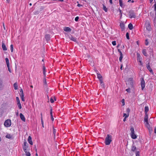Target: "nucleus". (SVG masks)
Here are the masks:
<instances>
[{"label": "nucleus", "mask_w": 156, "mask_h": 156, "mask_svg": "<svg viewBox=\"0 0 156 156\" xmlns=\"http://www.w3.org/2000/svg\"><path fill=\"white\" fill-rule=\"evenodd\" d=\"M112 136L108 134L105 139V144L106 145H109L112 141Z\"/></svg>", "instance_id": "1"}, {"label": "nucleus", "mask_w": 156, "mask_h": 156, "mask_svg": "<svg viewBox=\"0 0 156 156\" xmlns=\"http://www.w3.org/2000/svg\"><path fill=\"white\" fill-rule=\"evenodd\" d=\"M129 17L130 18H135L136 17V14L133 10H130L129 12Z\"/></svg>", "instance_id": "2"}, {"label": "nucleus", "mask_w": 156, "mask_h": 156, "mask_svg": "<svg viewBox=\"0 0 156 156\" xmlns=\"http://www.w3.org/2000/svg\"><path fill=\"white\" fill-rule=\"evenodd\" d=\"M4 125L7 127H10L11 125V121L10 119H7L4 123Z\"/></svg>", "instance_id": "3"}, {"label": "nucleus", "mask_w": 156, "mask_h": 156, "mask_svg": "<svg viewBox=\"0 0 156 156\" xmlns=\"http://www.w3.org/2000/svg\"><path fill=\"white\" fill-rule=\"evenodd\" d=\"M146 29L149 31H151V28L149 21H147L146 23Z\"/></svg>", "instance_id": "4"}, {"label": "nucleus", "mask_w": 156, "mask_h": 156, "mask_svg": "<svg viewBox=\"0 0 156 156\" xmlns=\"http://www.w3.org/2000/svg\"><path fill=\"white\" fill-rule=\"evenodd\" d=\"M23 144L24 145L23 146V151L25 152H27V149L28 147V146L27 145V144L26 142V141H25L24 142Z\"/></svg>", "instance_id": "5"}, {"label": "nucleus", "mask_w": 156, "mask_h": 156, "mask_svg": "<svg viewBox=\"0 0 156 156\" xmlns=\"http://www.w3.org/2000/svg\"><path fill=\"white\" fill-rule=\"evenodd\" d=\"M136 55H137V60L138 61H139L141 65L142 64V58L140 56V54L138 53H137L136 54Z\"/></svg>", "instance_id": "6"}, {"label": "nucleus", "mask_w": 156, "mask_h": 156, "mask_svg": "<svg viewBox=\"0 0 156 156\" xmlns=\"http://www.w3.org/2000/svg\"><path fill=\"white\" fill-rule=\"evenodd\" d=\"M141 87L142 90H143L145 87V82L143 78H142L141 80Z\"/></svg>", "instance_id": "7"}, {"label": "nucleus", "mask_w": 156, "mask_h": 156, "mask_svg": "<svg viewBox=\"0 0 156 156\" xmlns=\"http://www.w3.org/2000/svg\"><path fill=\"white\" fill-rule=\"evenodd\" d=\"M128 83V84H130L131 87H132L133 86V78L131 77L129 78L128 80L127 81Z\"/></svg>", "instance_id": "8"}, {"label": "nucleus", "mask_w": 156, "mask_h": 156, "mask_svg": "<svg viewBox=\"0 0 156 156\" xmlns=\"http://www.w3.org/2000/svg\"><path fill=\"white\" fill-rule=\"evenodd\" d=\"M146 66L147 68H151V67H152V66H151V63L149 61H147L146 63Z\"/></svg>", "instance_id": "9"}, {"label": "nucleus", "mask_w": 156, "mask_h": 156, "mask_svg": "<svg viewBox=\"0 0 156 156\" xmlns=\"http://www.w3.org/2000/svg\"><path fill=\"white\" fill-rule=\"evenodd\" d=\"M68 37L70 40L71 41H74V42H76V38L74 37H73L71 35H70V36H69Z\"/></svg>", "instance_id": "10"}, {"label": "nucleus", "mask_w": 156, "mask_h": 156, "mask_svg": "<svg viewBox=\"0 0 156 156\" xmlns=\"http://www.w3.org/2000/svg\"><path fill=\"white\" fill-rule=\"evenodd\" d=\"M122 30L123 31L125 30V25L123 23H121L120 25Z\"/></svg>", "instance_id": "11"}, {"label": "nucleus", "mask_w": 156, "mask_h": 156, "mask_svg": "<svg viewBox=\"0 0 156 156\" xmlns=\"http://www.w3.org/2000/svg\"><path fill=\"white\" fill-rule=\"evenodd\" d=\"M95 71L97 72V77L100 80L102 78V76L96 70H95Z\"/></svg>", "instance_id": "12"}, {"label": "nucleus", "mask_w": 156, "mask_h": 156, "mask_svg": "<svg viewBox=\"0 0 156 156\" xmlns=\"http://www.w3.org/2000/svg\"><path fill=\"white\" fill-rule=\"evenodd\" d=\"M20 115L21 119L23 122H25V118L23 115L22 113H21L20 114Z\"/></svg>", "instance_id": "13"}, {"label": "nucleus", "mask_w": 156, "mask_h": 156, "mask_svg": "<svg viewBox=\"0 0 156 156\" xmlns=\"http://www.w3.org/2000/svg\"><path fill=\"white\" fill-rule=\"evenodd\" d=\"M28 143L31 145L33 144V142L32 140V138L30 136H29L28 137Z\"/></svg>", "instance_id": "14"}, {"label": "nucleus", "mask_w": 156, "mask_h": 156, "mask_svg": "<svg viewBox=\"0 0 156 156\" xmlns=\"http://www.w3.org/2000/svg\"><path fill=\"white\" fill-rule=\"evenodd\" d=\"M144 121L146 122L147 124H148V115L147 113H146L145 114V116L144 119Z\"/></svg>", "instance_id": "15"}, {"label": "nucleus", "mask_w": 156, "mask_h": 156, "mask_svg": "<svg viewBox=\"0 0 156 156\" xmlns=\"http://www.w3.org/2000/svg\"><path fill=\"white\" fill-rule=\"evenodd\" d=\"M5 60L6 62V65L7 66V67H8V68H10V66H9V60L8 58H6L5 59Z\"/></svg>", "instance_id": "16"}, {"label": "nucleus", "mask_w": 156, "mask_h": 156, "mask_svg": "<svg viewBox=\"0 0 156 156\" xmlns=\"http://www.w3.org/2000/svg\"><path fill=\"white\" fill-rule=\"evenodd\" d=\"M2 48L4 51H6L7 50V48L3 42L2 43Z\"/></svg>", "instance_id": "17"}, {"label": "nucleus", "mask_w": 156, "mask_h": 156, "mask_svg": "<svg viewBox=\"0 0 156 156\" xmlns=\"http://www.w3.org/2000/svg\"><path fill=\"white\" fill-rule=\"evenodd\" d=\"M136 148L135 147V146H134L133 144V145L131 147V151H132L133 152H135L136 151Z\"/></svg>", "instance_id": "18"}, {"label": "nucleus", "mask_w": 156, "mask_h": 156, "mask_svg": "<svg viewBox=\"0 0 156 156\" xmlns=\"http://www.w3.org/2000/svg\"><path fill=\"white\" fill-rule=\"evenodd\" d=\"M64 30L65 31L68 32H70L71 30V28L69 27H65Z\"/></svg>", "instance_id": "19"}, {"label": "nucleus", "mask_w": 156, "mask_h": 156, "mask_svg": "<svg viewBox=\"0 0 156 156\" xmlns=\"http://www.w3.org/2000/svg\"><path fill=\"white\" fill-rule=\"evenodd\" d=\"M3 87L2 80L0 79V90L2 89Z\"/></svg>", "instance_id": "20"}, {"label": "nucleus", "mask_w": 156, "mask_h": 156, "mask_svg": "<svg viewBox=\"0 0 156 156\" xmlns=\"http://www.w3.org/2000/svg\"><path fill=\"white\" fill-rule=\"evenodd\" d=\"M119 5L122 8H124L125 5L123 4L122 3V0H119Z\"/></svg>", "instance_id": "21"}, {"label": "nucleus", "mask_w": 156, "mask_h": 156, "mask_svg": "<svg viewBox=\"0 0 156 156\" xmlns=\"http://www.w3.org/2000/svg\"><path fill=\"white\" fill-rule=\"evenodd\" d=\"M45 38L47 41H49L50 38V35L49 34H46Z\"/></svg>", "instance_id": "22"}, {"label": "nucleus", "mask_w": 156, "mask_h": 156, "mask_svg": "<svg viewBox=\"0 0 156 156\" xmlns=\"http://www.w3.org/2000/svg\"><path fill=\"white\" fill-rule=\"evenodd\" d=\"M143 54L146 56H147L148 55L146 52V50L145 49H143L142 51Z\"/></svg>", "instance_id": "23"}, {"label": "nucleus", "mask_w": 156, "mask_h": 156, "mask_svg": "<svg viewBox=\"0 0 156 156\" xmlns=\"http://www.w3.org/2000/svg\"><path fill=\"white\" fill-rule=\"evenodd\" d=\"M99 80V81H100V83L101 84V87L102 88L104 87V84L103 83V81L102 78L101 79H100Z\"/></svg>", "instance_id": "24"}, {"label": "nucleus", "mask_w": 156, "mask_h": 156, "mask_svg": "<svg viewBox=\"0 0 156 156\" xmlns=\"http://www.w3.org/2000/svg\"><path fill=\"white\" fill-rule=\"evenodd\" d=\"M128 27L129 28L130 30H132L133 28V25L131 23H130L129 24Z\"/></svg>", "instance_id": "25"}, {"label": "nucleus", "mask_w": 156, "mask_h": 156, "mask_svg": "<svg viewBox=\"0 0 156 156\" xmlns=\"http://www.w3.org/2000/svg\"><path fill=\"white\" fill-rule=\"evenodd\" d=\"M130 130L131 132V134H134V133H135L134 129L133 127H131L130 129Z\"/></svg>", "instance_id": "26"}, {"label": "nucleus", "mask_w": 156, "mask_h": 156, "mask_svg": "<svg viewBox=\"0 0 156 156\" xmlns=\"http://www.w3.org/2000/svg\"><path fill=\"white\" fill-rule=\"evenodd\" d=\"M131 138L133 139H135L136 138V135L134 133V134H131Z\"/></svg>", "instance_id": "27"}, {"label": "nucleus", "mask_w": 156, "mask_h": 156, "mask_svg": "<svg viewBox=\"0 0 156 156\" xmlns=\"http://www.w3.org/2000/svg\"><path fill=\"white\" fill-rule=\"evenodd\" d=\"M13 87L15 90H17L18 89V85L16 82L15 83L13 84Z\"/></svg>", "instance_id": "28"}, {"label": "nucleus", "mask_w": 156, "mask_h": 156, "mask_svg": "<svg viewBox=\"0 0 156 156\" xmlns=\"http://www.w3.org/2000/svg\"><path fill=\"white\" fill-rule=\"evenodd\" d=\"M149 111V108L147 106H145V114L146 113H147V112Z\"/></svg>", "instance_id": "29"}, {"label": "nucleus", "mask_w": 156, "mask_h": 156, "mask_svg": "<svg viewBox=\"0 0 156 156\" xmlns=\"http://www.w3.org/2000/svg\"><path fill=\"white\" fill-rule=\"evenodd\" d=\"M17 104L19 108L20 109L22 108V107L20 102L17 103Z\"/></svg>", "instance_id": "30"}, {"label": "nucleus", "mask_w": 156, "mask_h": 156, "mask_svg": "<svg viewBox=\"0 0 156 156\" xmlns=\"http://www.w3.org/2000/svg\"><path fill=\"white\" fill-rule=\"evenodd\" d=\"M103 9L104 10L105 12H107L108 10L106 8V7L105 5H103Z\"/></svg>", "instance_id": "31"}, {"label": "nucleus", "mask_w": 156, "mask_h": 156, "mask_svg": "<svg viewBox=\"0 0 156 156\" xmlns=\"http://www.w3.org/2000/svg\"><path fill=\"white\" fill-rule=\"evenodd\" d=\"M12 137V136L10 134H8L6 136V137L9 139H10Z\"/></svg>", "instance_id": "32"}, {"label": "nucleus", "mask_w": 156, "mask_h": 156, "mask_svg": "<svg viewBox=\"0 0 156 156\" xmlns=\"http://www.w3.org/2000/svg\"><path fill=\"white\" fill-rule=\"evenodd\" d=\"M20 97H21V99H22V100L23 101H24L25 100L24 99V94H21L20 95Z\"/></svg>", "instance_id": "33"}, {"label": "nucleus", "mask_w": 156, "mask_h": 156, "mask_svg": "<svg viewBox=\"0 0 156 156\" xmlns=\"http://www.w3.org/2000/svg\"><path fill=\"white\" fill-rule=\"evenodd\" d=\"M136 156H140V152L138 151H136Z\"/></svg>", "instance_id": "34"}, {"label": "nucleus", "mask_w": 156, "mask_h": 156, "mask_svg": "<svg viewBox=\"0 0 156 156\" xmlns=\"http://www.w3.org/2000/svg\"><path fill=\"white\" fill-rule=\"evenodd\" d=\"M126 38L128 39H129V34L128 32H127L126 33Z\"/></svg>", "instance_id": "35"}, {"label": "nucleus", "mask_w": 156, "mask_h": 156, "mask_svg": "<svg viewBox=\"0 0 156 156\" xmlns=\"http://www.w3.org/2000/svg\"><path fill=\"white\" fill-rule=\"evenodd\" d=\"M13 45L12 44H11L10 45V49L11 52H13Z\"/></svg>", "instance_id": "36"}, {"label": "nucleus", "mask_w": 156, "mask_h": 156, "mask_svg": "<svg viewBox=\"0 0 156 156\" xmlns=\"http://www.w3.org/2000/svg\"><path fill=\"white\" fill-rule=\"evenodd\" d=\"M154 11H155V12H155V17L154 18V19H155L156 18V2L155 3L154 5Z\"/></svg>", "instance_id": "37"}, {"label": "nucleus", "mask_w": 156, "mask_h": 156, "mask_svg": "<svg viewBox=\"0 0 156 156\" xmlns=\"http://www.w3.org/2000/svg\"><path fill=\"white\" fill-rule=\"evenodd\" d=\"M122 58H123V57H122V55H120V57L119 58V61L121 62L122 61Z\"/></svg>", "instance_id": "38"}, {"label": "nucleus", "mask_w": 156, "mask_h": 156, "mask_svg": "<svg viewBox=\"0 0 156 156\" xmlns=\"http://www.w3.org/2000/svg\"><path fill=\"white\" fill-rule=\"evenodd\" d=\"M43 83L44 85H47V82L46 81V79L45 78H44L43 80Z\"/></svg>", "instance_id": "39"}, {"label": "nucleus", "mask_w": 156, "mask_h": 156, "mask_svg": "<svg viewBox=\"0 0 156 156\" xmlns=\"http://www.w3.org/2000/svg\"><path fill=\"white\" fill-rule=\"evenodd\" d=\"M119 12H120V18H121V17H122V11L120 9H119Z\"/></svg>", "instance_id": "40"}, {"label": "nucleus", "mask_w": 156, "mask_h": 156, "mask_svg": "<svg viewBox=\"0 0 156 156\" xmlns=\"http://www.w3.org/2000/svg\"><path fill=\"white\" fill-rule=\"evenodd\" d=\"M126 90L128 93H130V89L129 88L126 89Z\"/></svg>", "instance_id": "41"}, {"label": "nucleus", "mask_w": 156, "mask_h": 156, "mask_svg": "<svg viewBox=\"0 0 156 156\" xmlns=\"http://www.w3.org/2000/svg\"><path fill=\"white\" fill-rule=\"evenodd\" d=\"M79 19V17L78 16H76L75 19V20L76 22H77L78 21Z\"/></svg>", "instance_id": "42"}, {"label": "nucleus", "mask_w": 156, "mask_h": 156, "mask_svg": "<svg viewBox=\"0 0 156 156\" xmlns=\"http://www.w3.org/2000/svg\"><path fill=\"white\" fill-rule=\"evenodd\" d=\"M56 132V130L54 128H53V134H54V136L55 135V134Z\"/></svg>", "instance_id": "43"}, {"label": "nucleus", "mask_w": 156, "mask_h": 156, "mask_svg": "<svg viewBox=\"0 0 156 156\" xmlns=\"http://www.w3.org/2000/svg\"><path fill=\"white\" fill-rule=\"evenodd\" d=\"M148 69L149 71H150V72L152 74H154V73H153L152 69Z\"/></svg>", "instance_id": "44"}, {"label": "nucleus", "mask_w": 156, "mask_h": 156, "mask_svg": "<svg viewBox=\"0 0 156 156\" xmlns=\"http://www.w3.org/2000/svg\"><path fill=\"white\" fill-rule=\"evenodd\" d=\"M112 44L114 46L116 45V42L115 41H113L112 42Z\"/></svg>", "instance_id": "45"}, {"label": "nucleus", "mask_w": 156, "mask_h": 156, "mask_svg": "<svg viewBox=\"0 0 156 156\" xmlns=\"http://www.w3.org/2000/svg\"><path fill=\"white\" fill-rule=\"evenodd\" d=\"M26 153V154L27 156H30V152H27H27H25Z\"/></svg>", "instance_id": "46"}, {"label": "nucleus", "mask_w": 156, "mask_h": 156, "mask_svg": "<svg viewBox=\"0 0 156 156\" xmlns=\"http://www.w3.org/2000/svg\"><path fill=\"white\" fill-rule=\"evenodd\" d=\"M50 101L51 103H53L54 102V100H53L52 98H51L50 99Z\"/></svg>", "instance_id": "47"}, {"label": "nucleus", "mask_w": 156, "mask_h": 156, "mask_svg": "<svg viewBox=\"0 0 156 156\" xmlns=\"http://www.w3.org/2000/svg\"><path fill=\"white\" fill-rule=\"evenodd\" d=\"M16 100L17 103L20 102V101L19 98L18 97H16Z\"/></svg>", "instance_id": "48"}, {"label": "nucleus", "mask_w": 156, "mask_h": 156, "mask_svg": "<svg viewBox=\"0 0 156 156\" xmlns=\"http://www.w3.org/2000/svg\"><path fill=\"white\" fill-rule=\"evenodd\" d=\"M128 117V115H126V117H125V118L123 119V121L124 122H125V121H126V118Z\"/></svg>", "instance_id": "49"}, {"label": "nucleus", "mask_w": 156, "mask_h": 156, "mask_svg": "<svg viewBox=\"0 0 156 156\" xmlns=\"http://www.w3.org/2000/svg\"><path fill=\"white\" fill-rule=\"evenodd\" d=\"M148 41L147 39H146L145 40V45H148Z\"/></svg>", "instance_id": "50"}, {"label": "nucleus", "mask_w": 156, "mask_h": 156, "mask_svg": "<svg viewBox=\"0 0 156 156\" xmlns=\"http://www.w3.org/2000/svg\"><path fill=\"white\" fill-rule=\"evenodd\" d=\"M20 93H21V94H24L23 93V89H21L20 90Z\"/></svg>", "instance_id": "51"}, {"label": "nucleus", "mask_w": 156, "mask_h": 156, "mask_svg": "<svg viewBox=\"0 0 156 156\" xmlns=\"http://www.w3.org/2000/svg\"><path fill=\"white\" fill-rule=\"evenodd\" d=\"M118 51L120 53V55H122V52H121V51L119 49H118Z\"/></svg>", "instance_id": "52"}, {"label": "nucleus", "mask_w": 156, "mask_h": 156, "mask_svg": "<svg viewBox=\"0 0 156 156\" xmlns=\"http://www.w3.org/2000/svg\"><path fill=\"white\" fill-rule=\"evenodd\" d=\"M122 105H125V102H124V99H123L122 100Z\"/></svg>", "instance_id": "53"}, {"label": "nucleus", "mask_w": 156, "mask_h": 156, "mask_svg": "<svg viewBox=\"0 0 156 156\" xmlns=\"http://www.w3.org/2000/svg\"><path fill=\"white\" fill-rule=\"evenodd\" d=\"M51 115V120L53 121L54 120V119L53 117V115H52V114H50Z\"/></svg>", "instance_id": "54"}, {"label": "nucleus", "mask_w": 156, "mask_h": 156, "mask_svg": "<svg viewBox=\"0 0 156 156\" xmlns=\"http://www.w3.org/2000/svg\"><path fill=\"white\" fill-rule=\"evenodd\" d=\"M45 69H43V73H44V75L45 76Z\"/></svg>", "instance_id": "55"}, {"label": "nucleus", "mask_w": 156, "mask_h": 156, "mask_svg": "<svg viewBox=\"0 0 156 156\" xmlns=\"http://www.w3.org/2000/svg\"><path fill=\"white\" fill-rule=\"evenodd\" d=\"M50 114H52V108L50 110Z\"/></svg>", "instance_id": "56"}, {"label": "nucleus", "mask_w": 156, "mask_h": 156, "mask_svg": "<svg viewBox=\"0 0 156 156\" xmlns=\"http://www.w3.org/2000/svg\"><path fill=\"white\" fill-rule=\"evenodd\" d=\"M132 2V3H133L134 2V1L133 0H129L128 1V2Z\"/></svg>", "instance_id": "57"}, {"label": "nucleus", "mask_w": 156, "mask_h": 156, "mask_svg": "<svg viewBox=\"0 0 156 156\" xmlns=\"http://www.w3.org/2000/svg\"><path fill=\"white\" fill-rule=\"evenodd\" d=\"M41 122H42V126H43V127H44V126H43V121L42 120V117L41 116Z\"/></svg>", "instance_id": "58"}, {"label": "nucleus", "mask_w": 156, "mask_h": 156, "mask_svg": "<svg viewBox=\"0 0 156 156\" xmlns=\"http://www.w3.org/2000/svg\"><path fill=\"white\" fill-rule=\"evenodd\" d=\"M126 115H127L126 113H124L123 114V117H126Z\"/></svg>", "instance_id": "59"}, {"label": "nucleus", "mask_w": 156, "mask_h": 156, "mask_svg": "<svg viewBox=\"0 0 156 156\" xmlns=\"http://www.w3.org/2000/svg\"><path fill=\"white\" fill-rule=\"evenodd\" d=\"M127 111L128 112H130V109H129V108H128L127 109Z\"/></svg>", "instance_id": "60"}, {"label": "nucleus", "mask_w": 156, "mask_h": 156, "mask_svg": "<svg viewBox=\"0 0 156 156\" xmlns=\"http://www.w3.org/2000/svg\"><path fill=\"white\" fill-rule=\"evenodd\" d=\"M109 2L111 4H112V0H109Z\"/></svg>", "instance_id": "61"}, {"label": "nucleus", "mask_w": 156, "mask_h": 156, "mask_svg": "<svg viewBox=\"0 0 156 156\" xmlns=\"http://www.w3.org/2000/svg\"><path fill=\"white\" fill-rule=\"evenodd\" d=\"M77 6L78 7H80V6H82V5L80 4H78L77 5Z\"/></svg>", "instance_id": "62"}, {"label": "nucleus", "mask_w": 156, "mask_h": 156, "mask_svg": "<svg viewBox=\"0 0 156 156\" xmlns=\"http://www.w3.org/2000/svg\"><path fill=\"white\" fill-rule=\"evenodd\" d=\"M154 133H156V126L154 128Z\"/></svg>", "instance_id": "63"}, {"label": "nucleus", "mask_w": 156, "mask_h": 156, "mask_svg": "<svg viewBox=\"0 0 156 156\" xmlns=\"http://www.w3.org/2000/svg\"><path fill=\"white\" fill-rule=\"evenodd\" d=\"M3 28L5 30H6L4 24V23H3Z\"/></svg>", "instance_id": "64"}]
</instances>
